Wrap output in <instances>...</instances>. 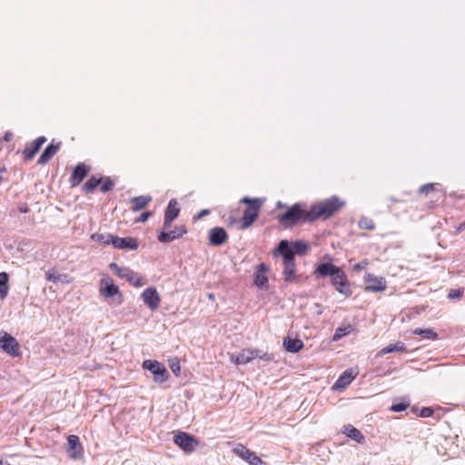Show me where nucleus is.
Here are the masks:
<instances>
[{"mask_svg": "<svg viewBox=\"0 0 465 465\" xmlns=\"http://www.w3.org/2000/svg\"><path fill=\"white\" fill-rule=\"evenodd\" d=\"M344 205L345 201L337 195L314 203L309 209L306 204L296 203L292 206H286V210L277 215V220L283 229L291 230L317 220H327L337 213ZM277 207L282 208L285 205L278 202Z\"/></svg>", "mask_w": 465, "mask_h": 465, "instance_id": "obj_1", "label": "nucleus"}, {"mask_svg": "<svg viewBox=\"0 0 465 465\" xmlns=\"http://www.w3.org/2000/svg\"><path fill=\"white\" fill-rule=\"evenodd\" d=\"M240 203L247 204L242 217L236 219L230 216L229 222L231 224H236L237 230H245L257 219L263 201L260 198L243 197L240 200Z\"/></svg>", "mask_w": 465, "mask_h": 465, "instance_id": "obj_2", "label": "nucleus"}, {"mask_svg": "<svg viewBox=\"0 0 465 465\" xmlns=\"http://www.w3.org/2000/svg\"><path fill=\"white\" fill-rule=\"evenodd\" d=\"M283 258V275L284 281L292 282L297 279L296 265L293 257V250L290 247V243L286 240L280 242L276 253Z\"/></svg>", "mask_w": 465, "mask_h": 465, "instance_id": "obj_3", "label": "nucleus"}, {"mask_svg": "<svg viewBox=\"0 0 465 465\" xmlns=\"http://www.w3.org/2000/svg\"><path fill=\"white\" fill-rule=\"evenodd\" d=\"M91 238L104 245L112 243L116 249L136 250L138 248L137 241L131 237L119 238L113 234H91Z\"/></svg>", "mask_w": 465, "mask_h": 465, "instance_id": "obj_4", "label": "nucleus"}, {"mask_svg": "<svg viewBox=\"0 0 465 465\" xmlns=\"http://www.w3.org/2000/svg\"><path fill=\"white\" fill-rule=\"evenodd\" d=\"M143 367L153 374V380L156 382L163 383L169 377L166 368L157 361L146 360L143 361Z\"/></svg>", "mask_w": 465, "mask_h": 465, "instance_id": "obj_5", "label": "nucleus"}, {"mask_svg": "<svg viewBox=\"0 0 465 465\" xmlns=\"http://www.w3.org/2000/svg\"><path fill=\"white\" fill-rule=\"evenodd\" d=\"M173 442L185 452H193L198 446L197 440L183 431H177L173 437Z\"/></svg>", "mask_w": 465, "mask_h": 465, "instance_id": "obj_6", "label": "nucleus"}, {"mask_svg": "<svg viewBox=\"0 0 465 465\" xmlns=\"http://www.w3.org/2000/svg\"><path fill=\"white\" fill-rule=\"evenodd\" d=\"M110 268L115 269V272L120 278L125 279L135 287H141L144 284L143 278L139 273L134 272L129 268H121L116 263H111Z\"/></svg>", "mask_w": 465, "mask_h": 465, "instance_id": "obj_7", "label": "nucleus"}, {"mask_svg": "<svg viewBox=\"0 0 465 465\" xmlns=\"http://www.w3.org/2000/svg\"><path fill=\"white\" fill-rule=\"evenodd\" d=\"M365 291L371 292H383L387 288V282L383 277H378L372 273H366L364 277Z\"/></svg>", "mask_w": 465, "mask_h": 465, "instance_id": "obj_8", "label": "nucleus"}, {"mask_svg": "<svg viewBox=\"0 0 465 465\" xmlns=\"http://www.w3.org/2000/svg\"><path fill=\"white\" fill-rule=\"evenodd\" d=\"M232 451L250 465H262L263 463L260 457L242 444H238Z\"/></svg>", "mask_w": 465, "mask_h": 465, "instance_id": "obj_9", "label": "nucleus"}, {"mask_svg": "<svg viewBox=\"0 0 465 465\" xmlns=\"http://www.w3.org/2000/svg\"><path fill=\"white\" fill-rule=\"evenodd\" d=\"M0 348L9 355H19V344L16 340L8 333L0 334Z\"/></svg>", "mask_w": 465, "mask_h": 465, "instance_id": "obj_10", "label": "nucleus"}, {"mask_svg": "<svg viewBox=\"0 0 465 465\" xmlns=\"http://www.w3.org/2000/svg\"><path fill=\"white\" fill-rule=\"evenodd\" d=\"M142 300L145 305H147L152 311L158 309L161 299L155 288H146L142 295Z\"/></svg>", "mask_w": 465, "mask_h": 465, "instance_id": "obj_11", "label": "nucleus"}, {"mask_svg": "<svg viewBox=\"0 0 465 465\" xmlns=\"http://www.w3.org/2000/svg\"><path fill=\"white\" fill-rule=\"evenodd\" d=\"M331 278V283L336 287V290L340 293L349 294L351 292L350 290L347 288V277L341 268H338L334 275H332Z\"/></svg>", "mask_w": 465, "mask_h": 465, "instance_id": "obj_12", "label": "nucleus"}, {"mask_svg": "<svg viewBox=\"0 0 465 465\" xmlns=\"http://www.w3.org/2000/svg\"><path fill=\"white\" fill-rule=\"evenodd\" d=\"M67 452L72 459H78L83 454V448L76 435H69L67 438Z\"/></svg>", "mask_w": 465, "mask_h": 465, "instance_id": "obj_13", "label": "nucleus"}, {"mask_svg": "<svg viewBox=\"0 0 465 465\" xmlns=\"http://www.w3.org/2000/svg\"><path fill=\"white\" fill-rule=\"evenodd\" d=\"M46 142L45 136H39L31 143H27L24 150L26 160H31L40 150L41 146Z\"/></svg>", "mask_w": 465, "mask_h": 465, "instance_id": "obj_14", "label": "nucleus"}, {"mask_svg": "<svg viewBox=\"0 0 465 465\" xmlns=\"http://www.w3.org/2000/svg\"><path fill=\"white\" fill-rule=\"evenodd\" d=\"M267 271L268 266L264 263H260L257 266L256 272L254 273V283L262 290H266L268 288V278L265 275Z\"/></svg>", "mask_w": 465, "mask_h": 465, "instance_id": "obj_15", "label": "nucleus"}, {"mask_svg": "<svg viewBox=\"0 0 465 465\" xmlns=\"http://www.w3.org/2000/svg\"><path fill=\"white\" fill-rule=\"evenodd\" d=\"M261 357L259 351L242 350L237 355H231V360L236 364H246L250 362L253 358Z\"/></svg>", "mask_w": 465, "mask_h": 465, "instance_id": "obj_16", "label": "nucleus"}, {"mask_svg": "<svg viewBox=\"0 0 465 465\" xmlns=\"http://www.w3.org/2000/svg\"><path fill=\"white\" fill-rule=\"evenodd\" d=\"M180 209L176 199L170 200L164 213V227L169 224L178 216Z\"/></svg>", "mask_w": 465, "mask_h": 465, "instance_id": "obj_17", "label": "nucleus"}, {"mask_svg": "<svg viewBox=\"0 0 465 465\" xmlns=\"http://www.w3.org/2000/svg\"><path fill=\"white\" fill-rule=\"evenodd\" d=\"M89 168L83 163H78L73 170L70 181L73 186L79 184L88 174Z\"/></svg>", "mask_w": 465, "mask_h": 465, "instance_id": "obj_18", "label": "nucleus"}, {"mask_svg": "<svg viewBox=\"0 0 465 465\" xmlns=\"http://www.w3.org/2000/svg\"><path fill=\"white\" fill-rule=\"evenodd\" d=\"M61 147V143L58 142L57 143H51L42 153L40 155L37 163L38 164H45L48 163L54 154L59 151Z\"/></svg>", "mask_w": 465, "mask_h": 465, "instance_id": "obj_19", "label": "nucleus"}, {"mask_svg": "<svg viewBox=\"0 0 465 465\" xmlns=\"http://www.w3.org/2000/svg\"><path fill=\"white\" fill-rule=\"evenodd\" d=\"M339 267L331 262H322L317 265L315 273L322 278L331 277Z\"/></svg>", "mask_w": 465, "mask_h": 465, "instance_id": "obj_20", "label": "nucleus"}, {"mask_svg": "<svg viewBox=\"0 0 465 465\" xmlns=\"http://www.w3.org/2000/svg\"><path fill=\"white\" fill-rule=\"evenodd\" d=\"M354 379L353 371L346 370L333 384V390H341L348 386Z\"/></svg>", "mask_w": 465, "mask_h": 465, "instance_id": "obj_21", "label": "nucleus"}, {"mask_svg": "<svg viewBox=\"0 0 465 465\" xmlns=\"http://www.w3.org/2000/svg\"><path fill=\"white\" fill-rule=\"evenodd\" d=\"M343 433L358 443H363L365 440L363 434L352 425L344 426Z\"/></svg>", "mask_w": 465, "mask_h": 465, "instance_id": "obj_22", "label": "nucleus"}, {"mask_svg": "<svg viewBox=\"0 0 465 465\" xmlns=\"http://www.w3.org/2000/svg\"><path fill=\"white\" fill-rule=\"evenodd\" d=\"M283 345L289 352H298L303 347V343L300 339L285 338Z\"/></svg>", "mask_w": 465, "mask_h": 465, "instance_id": "obj_23", "label": "nucleus"}, {"mask_svg": "<svg viewBox=\"0 0 465 465\" xmlns=\"http://www.w3.org/2000/svg\"><path fill=\"white\" fill-rule=\"evenodd\" d=\"M102 284L104 286L101 288V294L106 298L113 297L119 292L118 287L112 282L103 280Z\"/></svg>", "mask_w": 465, "mask_h": 465, "instance_id": "obj_24", "label": "nucleus"}, {"mask_svg": "<svg viewBox=\"0 0 465 465\" xmlns=\"http://www.w3.org/2000/svg\"><path fill=\"white\" fill-rule=\"evenodd\" d=\"M103 178L102 177H99V176H96V175H92L87 181L86 183L84 184L83 186V190L86 193H94V191L95 190V188L101 183Z\"/></svg>", "mask_w": 465, "mask_h": 465, "instance_id": "obj_25", "label": "nucleus"}, {"mask_svg": "<svg viewBox=\"0 0 465 465\" xmlns=\"http://www.w3.org/2000/svg\"><path fill=\"white\" fill-rule=\"evenodd\" d=\"M407 349H406V346L403 342L401 341H398L397 343L395 344H390L386 347H384L383 349H381L379 352L380 355H384V354H387V353H391V352H399V351H406Z\"/></svg>", "mask_w": 465, "mask_h": 465, "instance_id": "obj_26", "label": "nucleus"}, {"mask_svg": "<svg viewBox=\"0 0 465 465\" xmlns=\"http://www.w3.org/2000/svg\"><path fill=\"white\" fill-rule=\"evenodd\" d=\"M354 331V327L351 324L340 326L336 329L335 333L332 337L334 341H340L342 337L351 333Z\"/></svg>", "mask_w": 465, "mask_h": 465, "instance_id": "obj_27", "label": "nucleus"}, {"mask_svg": "<svg viewBox=\"0 0 465 465\" xmlns=\"http://www.w3.org/2000/svg\"><path fill=\"white\" fill-rule=\"evenodd\" d=\"M8 274L5 272H0V299L4 300L8 294Z\"/></svg>", "mask_w": 465, "mask_h": 465, "instance_id": "obj_28", "label": "nucleus"}, {"mask_svg": "<svg viewBox=\"0 0 465 465\" xmlns=\"http://www.w3.org/2000/svg\"><path fill=\"white\" fill-rule=\"evenodd\" d=\"M45 278L47 281L52 282H67L66 274H59L54 270H49L45 272Z\"/></svg>", "mask_w": 465, "mask_h": 465, "instance_id": "obj_29", "label": "nucleus"}, {"mask_svg": "<svg viewBox=\"0 0 465 465\" xmlns=\"http://www.w3.org/2000/svg\"><path fill=\"white\" fill-rule=\"evenodd\" d=\"M228 234H209V243L213 246H220L226 242Z\"/></svg>", "mask_w": 465, "mask_h": 465, "instance_id": "obj_30", "label": "nucleus"}, {"mask_svg": "<svg viewBox=\"0 0 465 465\" xmlns=\"http://www.w3.org/2000/svg\"><path fill=\"white\" fill-rule=\"evenodd\" d=\"M290 247L293 250V255H302L308 250L309 245L305 242L296 241L292 245H290Z\"/></svg>", "mask_w": 465, "mask_h": 465, "instance_id": "obj_31", "label": "nucleus"}, {"mask_svg": "<svg viewBox=\"0 0 465 465\" xmlns=\"http://www.w3.org/2000/svg\"><path fill=\"white\" fill-rule=\"evenodd\" d=\"M414 334L420 335L424 339L436 340L438 334L432 329H416L413 331Z\"/></svg>", "mask_w": 465, "mask_h": 465, "instance_id": "obj_32", "label": "nucleus"}, {"mask_svg": "<svg viewBox=\"0 0 465 465\" xmlns=\"http://www.w3.org/2000/svg\"><path fill=\"white\" fill-rule=\"evenodd\" d=\"M151 198L148 196H138L133 199L134 209L140 210L143 209L149 202Z\"/></svg>", "mask_w": 465, "mask_h": 465, "instance_id": "obj_33", "label": "nucleus"}, {"mask_svg": "<svg viewBox=\"0 0 465 465\" xmlns=\"http://www.w3.org/2000/svg\"><path fill=\"white\" fill-rule=\"evenodd\" d=\"M103 180H102V185H101V192L102 193H107L109 191H111L113 189V187L114 186V182L109 177V176H105V177H102Z\"/></svg>", "mask_w": 465, "mask_h": 465, "instance_id": "obj_34", "label": "nucleus"}, {"mask_svg": "<svg viewBox=\"0 0 465 465\" xmlns=\"http://www.w3.org/2000/svg\"><path fill=\"white\" fill-rule=\"evenodd\" d=\"M359 227L361 230L371 231L375 228V225L371 219L363 217L359 221Z\"/></svg>", "mask_w": 465, "mask_h": 465, "instance_id": "obj_35", "label": "nucleus"}, {"mask_svg": "<svg viewBox=\"0 0 465 465\" xmlns=\"http://www.w3.org/2000/svg\"><path fill=\"white\" fill-rule=\"evenodd\" d=\"M182 234H158V240L161 242H170L175 239H177Z\"/></svg>", "mask_w": 465, "mask_h": 465, "instance_id": "obj_36", "label": "nucleus"}, {"mask_svg": "<svg viewBox=\"0 0 465 465\" xmlns=\"http://www.w3.org/2000/svg\"><path fill=\"white\" fill-rule=\"evenodd\" d=\"M409 406H410L409 402H400V403L393 404L390 408V410L394 412H400V411H405Z\"/></svg>", "mask_w": 465, "mask_h": 465, "instance_id": "obj_37", "label": "nucleus"}, {"mask_svg": "<svg viewBox=\"0 0 465 465\" xmlns=\"http://www.w3.org/2000/svg\"><path fill=\"white\" fill-rule=\"evenodd\" d=\"M462 294H463V291L460 289L450 290V292L448 294V298L449 299H460V298H461Z\"/></svg>", "mask_w": 465, "mask_h": 465, "instance_id": "obj_38", "label": "nucleus"}, {"mask_svg": "<svg viewBox=\"0 0 465 465\" xmlns=\"http://www.w3.org/2000/svg\"><path fill=\"white\" fill-rule=\"evenodd\" d=\"M433 190H434V184L433 183H427V184H424V185L420 186L419 192L420 193L428 194L430 192H432Z\"/></svg>", "mask_w": 465, "mask_h": 465, "instance_id": "obj_39", "label": "nucleus"}, {"mask_svg": "<svg viewBox=\"0 0 465 465\" xmlns=\"http://www.w3.org/2000/svg\"><path fill=\"white\" fill-rule=\"evenodd\" d=\"M432 414L433 410L430 407H424L420 411V416L424 418L430 417Z\"/></svg>", "mask_w": 465, "mask_h": 465, "instance_id": "obj_40", "label": "nucleus"}, {"mask_svg": "<svg viewBox=\"0 0 465 465\" xmlns=\"http://www.w3.org/2000/svg\"><path fill=\"white\" fill-rule=\"evenodd\" d=\"M170 368H171L172 371L174 373L175 376H178L180 374L181 368H180L179 361L173 362L171 364Z\"/></svg>", "mask_w": 465, "mask_h": 465, "instance_id": "obj_41", "label": "nucleus"}, {"mask_svg": "<svg viewBox=\"0 0 465 465\" xmlns=\"http://www.w3.org/2000/svg\"><path fill=\"white\" fill-rule=\"evenodd\" d=\"M209 213H210V211L208 209H203L200 213H198L196 215L193 216V221H196Z\"/></svg>", "mask_w": 465, "mask_h": 465, "instance_id": "obj_42", "label": "nucleus"}, {"mask_svg": "<svg viewBox=\"0 0 465 465\" xmlns=\"http://www.w3.org/2000/svg\"><path fill=\"white\" fill-rule=\"evenodd\" d=\"M150 215H151L150 212H145L140 215V217L137 219V221L140 223H144L145 221H147V219Z\"/></svg>", "mask_w": 465, "mask_h": 465, "instance_id": "obj_43", "label": "nucleus"}, {"mask_svg": "<svg viewBox=\"0 0 465 465\" xmlns=\"http://www.w3.org/2000/svg\"><path fill=\"white\" fill-rule=\"evenodd\" d=\"M367 265V262L366 261H362L361 262H358L354 265V270L356 271H361V269H363L365 266Z\"/></svg>", "mask_w": 465, "mask_h": 465, "instance_id": "obj_44", "label": "nucleus"}, {"mask_svg": "<svg viewBox=\"0 0 465 465\" xmlns=\"http://www.w3.org/2000/svg\"><path fill=\"white\" fill-rule=\"evenodd\" d=\"M208 232L220 233V232H226L223 227L216 226V227H213V229H211Z\"/></svg>", "mask_w": 465, "mask_h": 465, "instance_id": "obj_45", "label": "nucleus"}, {"mask_svg": "<svg viewBox=\"0 0 465 465\" xmlns=\"http://www.w3.org/2000/svg\"><path fill=\"white\" fill-rule=\"evenodd\" d=\"M13 136L14 135H13V134L11 132H6L5 136H4V140L5 142H9V141H11L13 139Z\"/></svg>", "mask_w": 465, "mask_h": 465, "instance_id": "obj_46", "label": "nucleus"}, {"mask_svg": "<svg viewBox=\"0 0 465 465\" xmlns=\"http://www.w3.org/2000/svg\"><path fill=\"white\" fill-rule=\"evenodd\" d=\"M19 211H20L21 213H26V212H27V207H24V208H23V207H20V208H19Z\"/></svg>", "mask_w": 465, "mask_h": 465, "instance_id": "obj_47", "label": "nucleus"}, {"mask_svg": "<svg viewBox=\"0 0 465 465\" xmlns=\"http://www.w3.org/2000/svg\"><path fill=\"white\" fill-rule=\"evenodd\" d=\"M180 232L186 233V230H185V229H183L182 231H180Z\"/></svg>", "mask_w": 465, "mask_h": 465, "instance_id": "obj_48", "label": "nucleus"}, {"mask_svg": "<svg viewBox=\"0 0 465 465\" xmlns=\"http://www.w3.org/2000/svg\"><path fill=\"white\" fill-rule=\"evenodd\" d=\"M315 306H316L317 308H321V305H320L319 303H315Z\"/></svg>", "mask_w": 465, "mask_h": 465, "instance_id": "obj_49", "label": "nucleus"}]
</instances>
